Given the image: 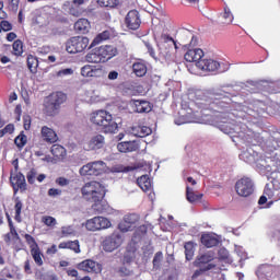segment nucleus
Segmentation results:
<instances>
[{"label": "nucleus", "instance_id": "nucleus-19", "mask_svg": "<svg viewBox=\"0 0 280 280\" xmlns=\"http://www.w3.org/2000/svg\"><path fill=\"white\" fill-rule=\"evenodd\" d=\"M118 152H137L139 143L137 141H125L117 144Z\"/></svg>", "mask_w": 280, "mask_h": 280}, {"label": "nucleus", "instance_id": "nucleus-30", "mask_svg": "<svg viewBox=\"0 0 280 280\" xmlns=\"http://www.w3.org/2000/svg\"><path fill=\"white\" fill-rule=\"evenodd\" d=\"M136 113H150L152 106L148 101H135Z\"/></svg>", "mask_w": 280, "mask_h": 280}, {"label": "nucleus", "instance_id": "nucleus-34", "mask_svg": "<svg viewBox=\"0 0 280 280\" xmlns=\"http://www.w3.org/2000/svg\"><path fill=\"white\" fill-rule=\"evenodd\" d=\"M110 38V32L104 31L103 33L98 34L93 42L91 43L90 47H95L96 45H100V43L104 40H108Z\"/></svg>", "mask_w": 280, "mask_h": 280}, {"label": "nucleus", "instance_id": "nucleus-37", "mask_svg": "<svg viewBox=\"0 0 280 280\" xmlns=\"http://www.w3.org/2000/svg\"><path fill=\"white\" fill-rule=\"evenodd\" d=\"M236 128L237 127H235V125H233L231 122H225V124L220 126V130L222 132H224V135H235Z\"/></svg>", "mask_w": 280, "mask_h": 280}, {"label": "nucleus", "instance_id": "nucleus-10", "mask_svg": "<svg viewBox=\"0 0 280 280\" xmlns=\"http://www.w3.org/2000/svg\"><path fill=\"white\" fill-rule=\"evenodd\" d=\"M126 25L129 30H139L141 26V19L139 18V11L131 10L126 16Z\"/></svg>", "mask_w": 280, "mask_h": 280}, {"label": "nucleus", "instance_id": "nucleus-44", "mask_svg": "<svg viewBox=\"0 0 280 280\" xmlns=\"http://www.w3.org/2000/svg\"><path fill=\"white\" fill-rule=\"evenodd\" d=\"M119 231L121 233H128V231H132L135 229L130 223L126 222V219H124L119 224H118Z\"/></svg>", "mask_w": 280, "mask_h": 280}, {"label": "nucleus", "instance_id": "nucleus-24", "mask_svg": "<svg viewBox=\"0 0 280 280\" xmlns=\"http://www.w3.org/2000/svg\"><path fill=\"white\" fill-rule=\"evenodd\" d=\"M91 27V23L86 19H80L74 23V30L80 34H86Z\"/></svg>", "mask_w": 280, "mask_h": 280}, {"label": "nucleus", "instance_id": "nucleus-6", "mask_svg": "<svg viewBox=\"0 0 280 280\" xmlns=\"http://www.w3.org/2000/svg\"><path fill=\"white\" fill-rule=\"evenodd\" d=\"M235 189L238 196L248 198V196H253V191H255V184L253 183V179L243 177L236 182Z\"/></svg>", "mask_w": 280, "mask_h": 280}, {"label": "nucleus", "instance_id": "nucleus-14", "mask_svg": "<svg viewBox=\"0 0 280 280\" xmlns=\"http://www.w3.org/2000/svg\"><path fill=\"white\" fill-rule=\"evenodd\" d=\"M205 51L200 48L189 49L184 55V59L186 60V62H196V65H198V62H200V60H202Z\"/></svg>", "mask_w": 280, "mask_h": 280}, {"label": "nucleus", "instance_id": "nucleus-17", "mask_svg": "<svg viewBox=\"0 0 280 280\" xmlns=\"http://www.w3.org/2000/svg\"><path fill=\"white\" fill-rule=\"evenodd\" d=\"M97 51L103 62H106L107 60H110V58H114V56H117V48L113 46H101L97 48Z\"/></svg>", "mask_w": 280, "mask_h": 280}, {"label": "nucleus", "instance_id": "nucleus-49", "mask_svg": "<svg viewBox=\"0 0 280 280\" xmlns=\"http://www.w3.org/2000/svg\"><path fill=\"white\" fill-rule=\"evenodd\" d=\"M219 261L229 262V250L226 248L219 249Z\"/></svg>", "mask_w": 280, "mask_h": 280}, {"label": "nucleus", "instance_id": "nucleus-18", "mask_svg": "<svg viewBox=\"0 0 280 280\" xmlns=\"http://www.w3.org/2000/svg\"><path fill=\"white\" fill-rule=\"evenodd\" d=\"M11 185L14 191H19V189L25 191L27 188V184L25 183V175L18 173L15 176L11 177Z\"/></svg>", "mask_w": 280, "mask_h": 280}, {"label": "nucleus", "instance_id": "nucleus-7", "mask_svg": "<svg viewBox=\"0 0 280 280\" xmlns=\"http://www.w3.org/2000/svg\"><path fill=\"white\" fill-rule=\"evenodd\" d=\"M112 226L110 220L104 217H94L85 222V229L93 232L110 229Z\"/></svg>", "mask_w": 280, "mask_h": 280}, {"label": "nucleus", "instance_id": "nucleus-8", "mask_svg": "<svg viewBox=\"0 0 280 280\" xmlns=\"http://www.w3.org/2000/svg\"><path fill=\"white\" fill-rule=\"evenodd\" d=\"M121 246V236L118 233H113L103 241V249L106 253H113Z\"/></svg>", "mask_w": 280, "mask_h": 280}, {"label": "nucleus", "instance_id": "nucleus-61", "mask_svg": "<svg viewBox=\"0 0 280 280\" xmlns=\"http://www.w3.org/2000/svg\"><path fill=\"white\" fill-rule=\"evenodd\" d=\"M132 259H135V252H126L124 261L126 264H130V261H132Z\"/></svg>", "mask_w": 280, "mask_h": 280}, {"label": "nucleus", "instance_id": "nucleus-60", "mask_svg": "<svg viewBox=\"0 0 280 280\" xmlns=\"http://www.w3.org/2000/svg\"><path fill=\"white\" fill-rule=\"evenodd\" d=\"M161 261H163V253L158 252L153 258V265L159 266V264H161Z\"/></svg>", "mask_w": 280, "mask_h": 280}, {"label": "nucleus", "instance_id": "nucleus-2", "mask_svg": "<svg viewBox=\"0 0 280 280\" xmlns=\"http://www.w3.org/2000/svg\"><path fill=\"white\" fill-rule=\"evenodd\" d=\"M91 121L95 126H101L103 132L107 133H115L119 128L117 122L113 120V115L106 110L94 112L91 115Z\"/></svg>", "mask_w": 280, "mask_h": 280}, {"label": "nucleus", "instance_id": "nucleus-1", "mask_svg": "<svg viewBox=\"0 0 280 280\" xmlns=\"http://www.w3.org/2000/svg\"><path fill=\"white\" fill-rule=\"evenodd\" d=\"M82 196L85 200L90 202H94L92 209L96 211V213H104V196H106V189L104 185L100 184L98 182H90L86 183L82 187Z\"/></svg>", "mask_w": 280, "mask_h": 280}, {"label": "nucleus", "instance_id": "nucleus-36", "mask_svg": "<svg viewBox=\"0 0 280 280\" xmlns=\"http://www.w3.org/2000/svg\"><path fill=\"white\" fill-rule=\"evenodd\" d=\"M27 67L31 73H36V69H38V59L32 55L27 56Z\"/></svg>", "mask_w": 280, "mask_h": 280}, {"label": "nucleus", "instance_id": "nucleus-58", "mask_svg": "<svg viewBox=\"0 0 280 280\" xmlns=\"http://www.w3.org/2000/svg\"><path fill=\"white\" fill-rule=\"evenodd\" d=\"M0 26L2 32H10V30H12V24L5 20L0 22Z\"/></svg>", "mask_w": 280, "mask_h": 280}, {"label": "nucleus", "instance_id": "nucleus-42", "mask_svg": "<svg viewBox=\"0 0 280 280\" xmlns=\"http://www.w3.org/2000/svg\"><path fill=\"white\" fill-rule=\"evenodd\" d=\"M213 268H215V265L213 264H208L206 267H200L199 270H196L192 275V279H196L198 277H200V275H202V272H207L208 270H213Z\"/></svg>", "mask_w": 280, "mask_h": 280}, {"label": "nucleus", "instance_id": "nucleus-50", "mask_svg": "<svg viewBox=\"0 0 280 280\" xmlns=\"http://www.w3.org/2000/svg\"><path fill=\"white\" fill-rule=\"evenodd\" d=\"M100 5L103 8H115L117 0H98Z\"/></svg>", "mask_w": 280, "mask_h": 280}, {"label": "nucleus", "instance_id": "nucleus-28", "mask_svg": "<svg viewBox=\"0 0 280 280\" xmlns=\"http://www.w3.org/2000/svg\"><path fill=\"white\" fill-rule=\"evenodd\" d=\"M137 183L142 191H150L152 189V182L148 175H142L137 179Z\"/></svg>", "mask_w": 280, "mask_h": 280}, {"label": "nucleus", "instance_id": "nucleus-56", "mask_svg": "<svg viewBox=\"0 0 280 280\" xmlns=\"http://www.w3.org/2000/svg\"><path fill=\"white\" fill-rule=\"evenodd\" d=\"M223 19H224V23H232L233 22V14L231 13V11L229 9L224 10Z\"/></svg>", "mask_w": 280, "mask_h": 280}, {"label": "nucleus", "instance_id": "nucleus-64", "mask_svg": "<svg viewBox=\"0 0 280 280\" xmlns=\"http://www.w3.org/2000/svg\"><path fill=\"white\" fill-rule=\"evenodd\" d=\"M4 135H12L14 132V126L12 124L7 125L4 128Z\"/></svg>", "mask_w": 280, "mask_h": 280}, {"label": "nucleus", "instance_id": "nucleus-33", "mask_svg": "<svg viewBox=\"0 0 280 280\" xmlns=\"http://www.w3.org/2000/svg\"><path fill=\"white\" fill-rule=\"evenodd\" d=\"M85 60H86V62H92V63L104 62L102 60V57H101L100 51L97 49L93 50L92 52H89L85 56Z\"/></svg>", "mask_w": 280, "mask_h": 280}, {"label": "nucleus", "instance_id": "nucleus-25", "mask_svg": "<svg viewBox=\"0 0 280 280\" xmlns=\"http://www.w3.org/2000/svg\"><path fill=\"white\" fill-rule=\"evenodd\" d=\"M132 70L137 78H143L148 73V66L143 61H137L132 65Z\"/></svg>", "mask_w": 280, "mask_h": 280}, {"label": "nucleus", "instance_id": "nucleus-23", "mask_svg": "<svg viewBox=\"0 0 280 280\" xmlns=\"http://www.w3.org/2000/svg\"><path fill=\"white\" fill-rule=\"evenodd\" d=\"M256 275L259 279H270L272 277V266L262 265L256 271Z\"/></svg>", "mask_w": 280, "mask_h": 280}, {"label": "nucleus", "instance_id": "nucleus-53", "mask_svg": "<svg viewBox=\"0 0 280 280\" xmlns=\"http://www.w3.org/2000/svg\"><path fill=\"white\" fill-rule=\"evenodd\" d=\"M65 75H73V69L66 68L57 72L58 78H65Z\"/></svg>", "mask_w": 280, "mask_h": 280}, {"label": "nucleus", "instance_id": "nucleus-40", "mask_svg": "<svg viewBox=\"0 0 280 280\" xmlns=\"http://www.w3.org/2000/svg\"><path fill=\"white\" fill-rule=\"evenodd\" d=\"M185 255L188 261L194 258V243L188 242L185 244Z\"/></svg>", "mask_w": 280, "mask_h": 280}, {"label": "nucleus", "instance_id": "nucleus-4", "mask_svg": "<svg viewBox=\"0 0 280 280\" xmlns=\"http://www.w3.org/2000/svg\"><path fill=\"white\" fill-rule=\"evenodd\" d=\"M158 47L162 58H170V56H172V51H174V49H178V45H176L174 38L168 35L161 36V42L158 44Z\"/></svg>", "mask_w": 280, "mask_h": 280}, {"label": "nucleus", "instance_id": "nucleus-16", "mask_svg": "<svg viewBox=\"0 0 280 280\" xmlns=\"http://www.w3.org/2000/svg\"><path fill=\"white\" fill-rule=\"evenodd\" d=\"M102 73V68L95 66L86 65L81 68V75L83 78H101Z\"/></svg>", "mask_w": 280, "mask_h": 280}, {"label": "nucleus", "instance_id": "nucleus-48", "mask_svg": "<svg viewBox=\"0 0 280 280\" xmlns=\"http://www.w3.org/2000/svg\"><path fill=\"white\" fill-rule=\"evenodd\" d=\"M61 233L63 237H69V235H75V230L71 225L63 226L61 228Z\"/></svg>", "mask_w": 280, "mask_h": 280}, {"label": "nucleus", "instance_id": "nucleus-31", "mask_svg": "<svg viewBox=\"0 0 280 280\" xmlns=\"http://www.w3.org/2000/svg\"><path fill=\"white\" fill-rule=\"evenodd\" d=\"M50 152L56 159H65L67 156V149L60 144H54Z\"/></svg>", "mask_w": 280, "mask_h": 280}, {"label": "nucleus", "instance_id": "nucleus-51", "mask_svg": "<svg viewBox=\"0 0 280 280\" xmlns=\"http://www.w3.org/2000/svg\"><path fill=\"white\" fill-rule=\"evenodd\" d=\"M68 248L70 250H74L75 253H80V242L79 241H68Z\"/></svg>", "mask_w": 280, "mask_h": 280}, {"label": "nucleus", "instance_id": "nucleus-52", "mask_svg": "<svg viewBox=\"0 0 280 280\" xmlns=\"http://www.w3.org/2000/svg\"><path fill=\"white\" fill-rule=\"evenodd\" d=\"M42 222H44L46 226H56V219L54 217H43Z\"/></svg>", "mask_w": 280, "mask_h": 280}, {"label": "nucleus", "instance_id": "nucleus-54", "mask_svg": "<svg viewBox=\"0 0 280 280\" xmlns=\"http://www.w3.org/2000/svg\"><path fill=\"white\" fill-rule=\"evenodd\" d=\"M59 187H68L71 180L67 179L66 177H58L55 182Z\"/></svg>", "mask_w": 280, "mask_h": 280}, {"label": "nucleus", "instance_id": "nucleus-29", "mask_svg": "<svg viewBox=\"0 0 280 280\" xmlns=\"http://www.w3.org/2000/svg\"><path fill=\"white\" fill-rule=\"evenodd\" d=\"M59 112H60V107H57L49 100L46 101L44 113L48 117H56V115H58Z\"/></svg>", "mask_w": 280, "mask_h": 280}, {"label": "nucleus", "instance_id": "nucleus-32", "mask_svg": "<svg viewBox=\"0 0 280 280\" xmlns=\"http://www.w3.org/2000/svg\"><path fill=\"white\" fill-rule=\"evenodd\" d=\"M31 255H32L36 266H43L44 255H43V252H40V247H35V248L31 249Z\"/></svg>", "mask_w": 280, "mask_h": 280}, {"label": "nucleus", "instance_id": "nucleus-57", "mask_svg": "<svg viewBox=\"0 0 280 280\" xmlns=\"http://www.w3.org/2000/svg\"><path fill=\"white\" fill-rule=\"evenodd\" d=\"M8 240H19V233H16V229L14 226L10 228V233L7 234Z\"/></svg>", "mask_w": 280, "mask_h": 280}, {"label": "nucleus", "instance_id": "nucleus-12", "mask_svg": "<svg viewBox=\"0 0 280 280\" xmlns=\"http://www.w3.org/2000/svg\"><path fill=\"white\" fill-rule=\"evenodd\" d=\"M196 67L201 71H218L220 69V62L213 59H201L196 63Z\"/></svg>", "mask_w": 280, "mask_h": 280}, {"label": "nucleus", "instance_id": "nucleus-38", "mask_svg": "<svg viewBox=\"0 0 280 280\" xmlns=\"http://www.w3.org/2000/svg\"><path fill=\"white\" fill-rule=\"evenodd\" d=\"M271 184L273 186V189H280V172L275 171L270 174Z\"/></svg>", "mask_w": 280, "mask_h": 280}, {"label": "nucleus", "instance_id": "nucleus-63", "mask_svg": "<svg viewBox=\"0 0 280 280\" xmlns=\"http://www.w3.org/2000/svg\"><path fill=\"white\" fill-rule=\"evenodd\" d=\"M264 196H266L269 199L272 198V196H275V192L268 185L265 187Z\"/></svg>", "mask_w": 280, "mask_h": 280}, {"label": "nucleus", "instance_id": "nucleus-13", "mask_svg": "<svg viewBox=\"0 0 280 280\" xmlns=\"http://www.w3.org/2000/svg\"><path fill=\"white\" fill-rule=\"evenodd\" d=\"M40 136L43 141L46 143H56L58 141V133H56V131L48 126L42 127Z\"/></svg>", "mask_w": 280, "mask_h": 280}, {"label": "nucleus", "instance_id": "nucleus-27", "mask_svg": "<svg viewBox=\"0 0 280 280\" xmlns=\"http://www.w3.org/2000/svg\"><path fill=\"white\" fill-rule=\"evenodd\" d=\"M202 194H196L189 186L186 187V200L194 205V202H200L202 200Z\"/></svg>", "mask_w": 280, "mask_h": 280}, {"label": "nucleus", "instance_id": "nucleus-62", "mask_svg": "<svg viewBox=\"0 0 280 280\" xmlns=\"http://www.w3.org/2000/svg\"><path fill=\"white\" fill-rule=\"evenodd\" d=\"M61 194H62V190L58 188H50L48 190V196H50L51 198H56V196H60Z\"/></svg>", "mask_w": 280, "mask_h": 280}, {"label": "nucleus", "instance_id": "nucleus-3", "mask_svg": "<svg viewBox=\"0 0 280 280\" xmlns=\"http://www.w3.org/2000/svg\"><path fill=\"white\" fill-rule=\"evenodd\" d=\"M106 172V162L104 161H94L83 165L79 174L81 176H100Z\"/></svg>", "mask_w": 280, "mask_h": 280}, {"label": "nucleus", "instance_id": "nucleus-35", "mask_svg": "<svg viewBox=\"0 0 280 280\" xmlns=\"http://www.w3.org/2000/svg\"><path fill=\"white\" fill-rule=\"evenodd\" d=\"M214 100H215V95L207 92L200 98L199 104L201 106H210V104H213Z\"/></svg>", "mask_w": 280, "mask_h": 280}, {"label": "nucleus", "instance_id": "nucleus-45", "mask_svg": "<svg viewBox=\"0 0 280 280\" xmlns=\"http://www.w3.org/2000/svg\"><path fill=\"white\" fill-rule=\"evenodd\" d=\"M14 143L18 148H23L25 145V143H27V136L21 133L19 135L15 140Z\"/></svg>", "mask_w": 280, "mask_h": 280}, {"label": "nucleus", "instance_id": "nucleus-20", "mask_svg": "<svg viewBox=\"0 0 280 280\" xmlns=\"http://www.w3.org/2000/svg\"><path fill=\"white\" fill-rule=\"evenodd\" d=\"M104 143H106L104 136L96 135L88 142V150H102Z\"/></svg>", "mask_w": 280, "mask_h": 280}, {"label": "nucleus", "instance_id": "nucleus-9", "mask_svg": "<svg viewBox=\"0 0 280 280\" xmlns=\"http://www.w3.org/2000/svg\"><path fill=\"white\" fill-rule=\"evenodd\" d=\"M179 43L183 47H197L198 36H196L194 32L184 28L179 33Z\"/></svg>", "mask_w": 280, "mask_h": 280}, {"label": "nucleus", "instance_id": "nucleus-21", "mask_svg": "<svg viewBox=\"0 0 280 280\" xmlns=\"http://www.w3.org/2000/svg\"><path fill=\"white\" fill-rule=\"evenodd\" d=\"M131 135L140 138L148 137L152 135V129L148 126H136L131 128Z\"/></svg>", "mask_w": 280, "mask_h": 280}, {"label": "nucleus", "instance_id": "nucleus-15", "mask_svg": "<svg viewBox=\"0 0 280 280\" xmlns=\"http://www.w3.org/2000/svg\"><path fill=\"white\" fill-rule=\"evenodd\" d=\"M213 259H215V252L209 250L197 256L194 264L197 268H202V266L210 264Z\"/></svg>", "mask_w": 280, "mask_h": 280}, {"label": "nucleus", "instance_id": "nucleus-39", "mask_svg": "<svg viewBox=\"0 0 280 280\" xmlns=\"http://www.w3.org/2000/svg\"><path fill=\"white\" fill-rule=\"evenodd\" d=\"M13 54H14V56L23 55V42L21 39H16L13 43Z\"/></svg>", "mask_w": 280, "mask_h": 280}, {"label": "nucleus", "instance_id": "nucleus-11", "mask_svg": "<svg viewBox=\"0 0 280 280\" xmlns=\"http://www.w3.org/2000/svg\"><path fill=\"white\" fill-rule=\"evenodd\" d=\"M78 270L83 272H102V267L94 260L86 259L77 265Z\"/></svg>", "mask_w": 280, "mask_h": 280}, {"label": "nucleus", "instance_id": "nucleus-26", "mask_svg": "<svg viewBox=\"0 0 280 280\" xmlns=\"http://www.w3.org/2000/svg\"><path fill=\"white\" fill-rule=\"evenodd\" d=\"M201 244H203V246H206L207 248H213V246H218L219 241L218 237L211 234H203L201 236Z\"/></svg>", "mask_w": 280, "mask_h": 280}, {"label": "nucleus", "instance_id": "nucleus-55", "mask_svg": "<svg viewBox=\"0 0 280 280\" xmlns=\"http://www.w3.org/2000/svg\"><path fill=\"white\" fill-rule=\"evenodd\" d=\"M242 159L246 161V163H255V156H253L248 151L243 152Z\"/></svg>", "mask_w": 280, "mask_h": 280}, {"label": "nucleus", "instance_id": "nucleus-59", "mask_svg": "<svg viewBox=\"0 0 280 280\" xmlns=\"http://www.w3.org/2000/svg\"><path fill=\"white\" fill-rule=\"evenodd\" d=\"M19 2L20 0H9V8L12 10V12L19 11Z\"/></svg>", "mask_w": 280, "mask_h": 280}, {"label": "nucleus", "instance_id": "nucleus-46", "mask_svg": "<svg viewBox=\"0 0 280 280\" xmlns=\"http://www.w3.org/2000/svg\"><path fill=\"white\" fill-rule=\"evenodd\" d=\"M37 176H38V172H36V168H32L26 174L27 183H30V185H34V183H36V177Z\"/></svg>", "mask_w": 280, "mask_h": 280}, {"label": "nucleus", "instance_id": "nucleus-5", "mask_svg": "<svg viewBox=\"0 0 280 280\" xmlns=\"http://www.w3.org/2000/svg\"><path fill=\"white\" fill-rule=\"evenodd\" d=\"M89 47V39L84 36L72 37L68 40L66 50L68 54H80Z\"/></svg>", "mask_w": 280, "mask_h": 280}, {"label": "nucleus", "instance_id": "nucleus-47", "mask_svg": "<svg viewBox=\"0 0 280 280\" xmlns=\"http://www.w3.org/2000/svg\"><path fill=\"white\" fill-rule=\"evenodd\" d=\"M24 238H25L26 243L28 244L31 250H34V248H38V243H36V240H34L32 235L25 234Z\"/></svg>", "mask_w": 280, "mask_h": 280}, {"label": "nucleus", "instance_id": "nucleus-41", "mask_svg": "<svg viewBox=\"0 0 280 280\" xmlns=\"http://www.w3.org/2000/svg\"><path fill=\"white\" fill-rule=\"evenodd\" d=\"M124 220H126L127 224H131L133 228L139 222V214L131 213V214H126L124 217Z\"/></svg>", "mask_w": 280, "mask_h": 280}, {"label": "nucleus", "instance_id": "nucleus-43", "mask_svg": "<svg viewBox=\"0 0 280 280\" xmlns=\"http://www.w3.org/2000/svg\"><path fill=\"white\" fill-rule=\"evenodd\" d=\"M14 210H15V220L18 222H21V211L23 210V202H21V200L19 199L15 200Z\"/></svg>", "mask_w": 280, "mask_h": 280}, {"label": "nucleus", "instance_id": "nucleus-22", "mask_svg": "<svg viewBox=\"0 0 280 280\" xmlns=\"http://www.w3.org/2000/svg\"><path fill=\"white\" fill-rule=\"evenodd\" d=\"M48 100L57 107L60 108L67 102V95L62 92H57L48 97Z\"/></svg>", "mask_w": 280, "mask_h": 280}]
</instances>
